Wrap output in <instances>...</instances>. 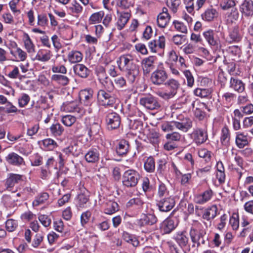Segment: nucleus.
Segmentation results:
<instances>
[{
	"instance_id": "f257e3e1",
	"label": "nucleus",
	"mask_w": 253,
	"mask_h": 253,
	"mask_svg": "<svg viewBox=\"0 0 253 253\" xmlns=\"http://www.w3.org/2000/svg\"><path fill=\"white\" fill-rule=\"evenodd\" d=\"M117 63L120 70L125 73L128 81L133 83L139 77L140 71L138 65L134 63L133 56L129 54L121 55Z\"/></svg>"
},
{
	"instance_id": "f03ea898",
	"label": "nucleus",
	"mask_w": 253,
	"mask_h": 253,
	"mask_svg": "<svg viewBox=\"0 0 253 253\" xmlns=\"http://www.w3.org/2000/svg\"><path fill=\"white\" fill-rule=\"evenodd\" d=\"M107 90L100 89L97 93L98 100L101 105L104 106H112L116 102V98L111 90L113 89L115 86L108 78H106L104 82L102 83Z\"/></svg>"
},
{
	"instance_id": "7ed1b4c3",
	"label": "nucleus",
	"mask_w": 253,
	"mask_h": 253,
	"mask_svg": "<svg viewBox=\"0 0 253 253\" xmlns=\"http://www.w3.org/2000/svg\"><path fill=\"white\" fill-rule=\"evenodd\" d=\"M165 85L166 89L164 90H158L156 94L165 100L173 98L176 94L179 87V82L173 79H170L165 83Z\"/></svg>"
},
{
	"instance_id": "20e7f679",
	"label": "nucleus",
	"mask_w": 253,
	"mask_h": 253,
	"mask_svg": "<svg viewBox=\"0 0 253 253\" xmlns=\"http://www.w3.org/2000/svg\"><path fill=\"white\" fill-rule=\"evenodd\" d=\"M140 175L138 171L133 169H129L123 173V184L126 187H134L137 184Z\"/></svg>"
},
{
	"instance_id": "39448f33",
	"label": "nucleus",
	"mask_w": 253,
	"mask_h": 253,
	"mask_svg": "<svg viewBox=\"0 0 253 253\" xmlns=\"http://www.w3.org/2000/svg\"><path fill=\"white\" fill-rule=\"evenodd\" d=\"M99 201L107 214H112L119 211L118 204L111 196L101 197Z\"/></svg>"
},
{
	"instance_id": "423d86ee",
	"label": "nucleus",
	"mask_w": 253,
	"mask_h": 253,
	"mask_svg": "<svg viewBox=\"0 0 253 253\" xmlns=\"http://www.w3.org/2000/svg\"><path fill=\"white\" fill-rule=\"evenodd\" d=\"M62 111L66 112L77 113L80 116L85 114V109L79 105V101L76 100L67 101L63 103L61 107Z\"/></svg>"
},
{
	"instance_id": "0eeeda50",
	"label": "nucleus",
	"mask_w": 253,
	"mask_h": 253,
	"mask_svg": "<svg viewBox=\"0 0 253 253\" xmlns=\"http://www.w3.org/2000/svg\"><path fill=\"white\" fill-rule=\"evenodd\" d=\"M168 74L163 67H159L151 76V80L152 83L155 85L162 84L168 79Z\"/></svg>"
},
{
	"instance_id": "6e6552de",
	"label": "nucleus",
	"mask_w": 253,
	"mask_h": 253,
	"mask_svg": "<svg viewBox=\"0 0 253 253\" xmlns=\"http://www.w3.org/2000/svg\"><path fill=\"white\" fill-rule=\"evenodd\" d=\"M157 206L159 210L162 212H168L170 211L174 206L175 202L174 199L170 196L164 197L160 199H156Z\"/></svg>"
},
{
	"instance_id": "1a4fd4ad",
	"label": "nucleus",
	"mask_w": 253,
	"mask_h": 253,
	"mask_svg": "<svg viewBox=\"0 0 253 253\" xmlns=\"http://www.w3.org/2000/svg\"><path fill=\"white\" fill-rule=\"evenodd\" d=\"M157 60V57L153 55L142 59L141 61V66L144 75L149 74L155 69Z\"/></svg>"
},
{
	"instance_id": "9d476101",
	"label": "nucleus",
	"mask_w": 253,
	"mask_h": 253,
	"mask_svg": "<svg viewBox=\"0 0 253 253\" xmlns=\"http://www.w3.org/2000/svg\"><path fill=\"white\" fill-rule=\"evenodd\" d=\"M206 234V232L203 230H200L198 232L196 229L192 227L189 231V235L192 242L193 245V246L199 247L201 244H205V241L203 239L204 236Z\"/></svg>"
},
{
	"instance_id": "9b49d317",
	"label": "nucleus",
	"mask_w": 253,
	"mask_h": 253,
	"mask_svg": "<svg viewBox=\"0 0 253 253\" xmlns=\"http://www.w3.org/2000/svg\"><path fill=\"white\" fill-rule=\"evenodd\" d=\"M140 104L149 110L158 109L160 107V104L157 99L151 95L141 98Z\"/></svg>"
},
{
	"instance_id": "f8f14e48",
	"label": "nucleus",
	"mask_w": 253,
	"mask_h": 253,
	"mask_svg": "<svg viewBox=\"0 0 253 253\" xmlns=\"http://www.w3.org/2000/svg\"><path fill=\"white\" fill-rule=\"evenodd\" d=\"M106 123L109 129L118 128L121 124V118L118 114L112 112L108 113L106 117Z\"/></svg>"
},
{
	"instance_id": "ddd939ff",
	"label": "nucleus",
	"mask_w": 253,
	"mask_h": 253,
	"mask_svg": "<svg viewBox=\"0 0 253 253\" xmlns=\"http://www.w3.org/2000/svg\"><path fill=\"white\" fill-rule=\"evenodd\" d=\"M174 125L176 128L186 132L192 127V121L180 115L178 116L177 121H174Z\"/></svg>"
},
{
	"instance_id": "4468645a",
	"label": "nucleus",
	"mask_w": 253,
	"mask_h": 253,
	"mask_svg": "<svg viewBox=\"0 0 253 253\" xmlns=\"http://www.w3.org/2000/svg\"><path fill=\"white\" fill-rule=\"evenodd\" d=\"M213 196V191L209 188L204 192L194 195V201L195 203L203 205L210 201Z\"/></svg>"
},
{
	"instance_id": "2eb2a0df",
	"label": "nucleus",
	"mask_w": 253,
	"mask_h": 253,
	"mask_svg": "<svg viewBox=\"0 0 253 253\" xmlns=\"http://www.w3.org/2000/svg\"><path fill=\"white\" fill-rule=\"evenodd\" d=\"M208 137L207 131L202 128L195 129L191 133V138L197 145L205 143Z\"/></svg>"
},
{
	"instance_id": "dca6fc26",
	"label": "nucleus",
	"mask_w": 253,
	"mask_h": 253,
	"mask_svg": "<svg viewBox=\"0 0 253 253\" xmlns=\"http://www.w3.org/2000/svg\"><path fill=\"white\" fill-rule=\"evenodd\" d=\"M5 160L10 165L15 167H22L25 165L24 159L15 152L9 153L5 157Z\"/></svg>"
},
{
	"instance_id": "f3484780",
	"label": "nucleus",
	"mask_w": 253,
	"mask_h": 253,
	"mask_svg": "<svg viewBox=\"0 0 253 253\" xmlns=\"http://www.w3.org/2000/svg\"><path fill=\"white\" fill-rule=\"evenodd\" d=\"M166 39L163 36L159 37L158 39H155L148 42V47L153 53H156L159 49L165 47Z\"/></svg>"
},
{
	"instance_id": "a211bd4d",
	"label": "nucleus",
	"mask_w": 253,
	"mask_h": 253,
	"mask_svg": "<svg viewBox=\"0 0 253 253\" xmlns=\"http://www.w3.org/2000/svg\"><path fill=\"white\" fill-rule=\"evenodd\" d=\"M93 92L91 89L82 90L79 94L81 103L86 106L91 105L93 100Z\"/></svg>"
},
{
	"instance_id": "6ab92c4d",
	"label": "nucleus",
	"mask_w": 253,
	"mask_h": 253,
	"mask_svg": "<svg viewBox=\"0 0 253 253\" xmlns=\"http://www.w3.org/2000/svg\"><path fill=\"white\" fill-rule=\"evenodd\" d=\"M178 225L176 220L167 218L161 224L160 229L164 234H169Z\"/></svg>"
},
{
	"instance_id": "aec40b11",
	"label": "nucleus",
	"mask_w": 253,
	"mask_h": 253,
	"mask_svg": "<svg viewBox=\"0 0 253 253\" xmlns=\"http://www.w3.org/2000/svg\"><path fill=\"white\" fill-rule=\"evenodd\" d=\"M173 239L181 248H185L189 243V238L187 232L185 230L177 232L173 236Z\"/></svg>"
},
{
	"instance_id": "412c9836",
	"label": "nucleus",
	"mask_w": 253,
	"mask_h": 253,
	"mask_svg": "<svg viewBox=\"0 0 253 253\" xmlns=\"http://www.w3.org/2000/svg\"><path fill=\"white\" fill-rule=\"evenodd\" d=\"M84 159L88 163H95L100 159V153L98 148H91L84 155Z\"/></svg>"
},
{
	"instance_id": "4be33fe9",
	"label": "nucleus",
	"mask_w": 253,
	"mask_h": 253,
	"mask_svg": "<svg viewBox=\"0 0 253 253\" xmlns=\"http://www.w3.org/2000/svg\"><path fill=\"white\" fill-rule=\"evenodd\" d=\"M229 87L238 93H242L245 89V84L241 80L231 77L229 82Z\"/></svg>"
},
{
	"instance_id": "5701e85b",
	"label": "nucleus",
	"mask_w": 253,
	"mask_h": 253,
	"mask_svg": "<svg viewBox=\"0 0 253 253\" xmlns=\"http://www.w3.org/2000/svg\"><path fill=\"white\" fill-rule=\"evenodd\" d=\"M203 35L209 45L212 46H217L219 41L218 38L215 36L213 30L209 29L204 32Z\"/></svg>"
},
{
	"instance_id": "b1692460",
	"label": "nucleus",
	"mask_w": 253,
	"mask_h": 253,
	"mask_svg": "<svg viewBox=\"0 0 253 253\" xmlns=\"http://www.w3.org/2000/svg\"><path fill=\"white\" fill-rule=\"evenodd\" d=\"M83 58V54L79 51L73 50L69 51L67 55V59L64 61H68L70 64H76L80 62Z\"/></svg>"
},
{
	"instance_id": "393cba45",
	"label": "nucleus",
	"mask_w": 253,
	"mask_h": 253,
	"mask_svg": "<svg viewBox=\"0 0 253 253\" xmlns=\"http://www.w3.org/2000/svg\"><path fill=\"white\" fill-rule=\"evenodd\" d=\"M240 11L245 16L253 15V1L252 0H244L240 5Z\"/></svg>"
},
{
	"instance_id": "a878e982",
	"label": "nucleus",
	"mask_w": 253,
	"mask_h": 253,
	"mask_svg": "<svg viewBox=\"0 0 253 253\" xmlns=\"http://www.w3.org/2000/svg\"><path fill=\"white\" fill-rule=\"evenodd\" d=\"M235 143L237 147L240 149L244 148L249 144L248 135L243 132H236Z\"/></svg>"
},
{
	"instance_id": "bb28decb",
	"label": "nucleus",
	"mask_w": 253,
	"mask_h": 253,
	"mask_svg": "<svg viewBox=\"0 0 253 253\" xmlns=\"http://www.w3.org/2000/svg\"><path fill=\"white\" fill-rule=\"evenodd\" d=\"M217 207L215 205L205 209L202 215L203 219L211 222L217 215Z\"/></svg>"
},
{
	"instance_id": "cd10ccee",
	"label": "nucleus",
	"mask_w": 253,
	"mask_h": 253,
	"mask_svg": "<svg viewBox=\"0 0 253 253\" xmlns=\"http://www.w3.org/2000/svg\"><path fill=\"white\" fill-rule=\"evenodd\" d=\"M101 129L100 124L97 123L93 122L90 124L89 126H87L86 131L89 137L90 140H92L99 135Z\"/></svg>"
},
{
	"instance_id": "c85d7f7f",
	"label": "nucleus",
	"mask_w": 253,
	"mask_h": 253,
	"mask_svg": "<svg viewBox=\"0 0 253 253\" xmlns=\"http://www.w3.org/2000/svg\"><path fill=\"white\" fill-rule=\"evenodd\" d=\"M239 13L236 8H232L225 14V20L227 24H232L238 21Z\"/></svg>"
},
{
	"instance_id": "c756f323",
	"label": "nucleus",
	"mask_w": 253,
	"mask_h": 253,
	"mask_svg": "<svg viewBox=\"0 0 253 253\" xmlns=\"http://www.w3.org/2000/svg\"><path fill=\"white\" fill-rule=\"evenodd\" d=\"M74 73L82 78H86L89 74V70L87 67L82 64H77L73 66Z\"/></svg>"
},
{
	"instance_id": "7c9ffc66",
	"label": "nucleus",
	"mask_w": 253,
	"mask_h": 253,
	"mask_svg": "<svg viewBox=\"0 0 253 253\" xmlns=\"http://www.w3.org/2000/svg\"><path fill=\"white\" fill-rule=\"evenodd\" d=\"M129 149V144L127 141L123 139L119 141L116 148L117 154L121 156L126 155Z\"/></svg>"
},
{
	"instance_id": "2f4dec72",
	"label": "nucleus",
	"mask_w": 253,
	"mask_h": 253,
	"mask_svg": "<svg viewBox=\"0 0 253 253\" xmlns=\"http://www.w3.org/2000/svg\"><path fill=\"white\" fill-rule=\"evenodd\" d=\"M157 221V218L153 214H143L139 221V225L140 226L145 225H152Z\"/></svg>"
},
{
	"instance_id": "473e14b6",
	"label": "nucleus",
	"mask_w": 253,
	"mask_h": 253,
	"mask_svg": "<svg viewBox=\"0 0 253 253\" xmlns=\"http://www.w3.org/2000/svg\"><path fill=\"white\" fill-rule=\"evenodd\" d=\"M231 135L230 130L227 126H224L221 130L220 142L222 145L228 147L230 145Z\"/></svg>"
},
{
	"instance_id": "72a5a7b5",
	"label": "nucleus",
	"mask_w": 253,
	"mask_h": 253,
	"mask_svg": "<svg viewBox=\"0 0 253 253\" xmlns=\"http://www.w3.org/2000/svg\"><path fill=\"white\" fill-rule=\"evenodd\" d=\"M69 13L78 16L83 11V7L76 0H74L71 4L66 6Z\"/></svg>"
},
{
	"instance_id": "f704fd0d",
	"label": "nucleus",
	"mask_w": 253,
	"mask_h": 253,
	"mask_svg": "<svg viewBox=\"0 0 253 253\" xmlns=\"http://www.w3.org/2000/svg\"><path fill=\"white\" fill-rule=\"evenodd\" d=\"M22 41L27 51L29 53H33L35 51V46L31 39L29 35L26 33H24L22 36Z\"/></svg>"
},
{
	"instance_id": "c9c22d12",
	"label": "nucleus",
	"mask_w": 253,
	"mask_h": 253,
	"mask_svg": "<svg viewBox=\"0 0 253 253\" xmlns=\"http://www.w3.org/2000/svg\"><path fill=\"white\" fill-rule=\"evenodd\" d=\"M131 14L129 12H121L117 22L118 29H123L128 22Z\"/></svg>"
},
{
	"instance_id": "e433bc0d",
	"label": "nucleus",
	"mask_w": 253,
	"mask_h": 253,
	"mask_svg": "<svg viewBox=\"0 0 253 253\" xmlns=\"http://www.w3.org/2000/svg\"><path fill=\"white\" fill-rule=\"evenodd\" d=\"M52 56L53 55L50 50L41 49L38 52L36 58L38 61L45 62L48 61Z\"/></svg>"
},
{
	"instance_id": "4c0bfd02",
	"label": "nucleus",
	"mask_w": 253,
	"mask_h": 253,
	"mask_svg": "<svg viewBox=\"0 0 253 253\" xmlns=\"http://www.w3.org/2000/svg\"><path fill=\"white\" fill-rule=\"evenodd\" d=\"M22 175L15 173H10L6 180L7 188L13 187L16 184L22 180Z\"/></svg>"
},
{
	"instance_id": "58836bf2",
	"label": "nucleus",
	"mask_w": 253,
	"mask_h": 253,
	"mask_svg": "<svg viewBox=\"0 0 253 253\" xmlns=\"http://www.w3.org/2000/svg\"><path fill=\"white\" fill-rule=\"evenodd\" d=\"M217 15L218 12L215 9L209 8L207 9L205 12L202 14L201 16L202 19L204 21L210 22L212 21Z\"/></svg>"
},
{
	"instance_id": "ea45409f",
	"label": "nucleus",
	"mask_w": 253,
	"mask_h": 253,
	"mask_svg": "<svg viewBox=\"0 0 253 253\" xmlns=\"http://www.w3.org/2000/svg\"><path fill=\"white\" fill-rule=\"evenodd\" d=\"M229 42H238L241 39L242 37L239 33V28L238 26H235L230 29L229 32Z\"/></svg>"
},
{
	"instance_id": "a19ab883",
	"label": "nucleus",
	"mask_w": 253,
	"mask_h": 253,
	"mask_svg": "<svg viewBox=\"0 0 253 253\" xmlns=\"http://www.w3.org/2000/svg\"><path fill=\"white\" fill-rule=\"evenodd\" d=\"M144 203L140 198H134L131 199L126 204L127 208H133L135 209H140L142 208Z\"/></svg>"
},
{
	"instance_id": "79ce46f5",
	"label": "nucleus",
	"mask_w": 253,
	"mask_h": 253,
	"mask_svg": "<svg viewBox=\"0 0 253 253\" xmlns=\"http://www.w3.org/2000/svg\"><path fill=\"white\" fill-rule=\"evenodd\" d=\"M104 16V12L102 10L92 13L88 19L89 25H93L99 23Z\"/></svg>"
},
{
	"instance_id": "37998d69",
	"label": "nucleus",
	"mask_w": 253,
	"mask_h": 253,
	"mask_svg": "<svg viewBox=\"0 0 253 253\" xmlns=\"http://www.w3.org/2000/svg\"><path fill=\"white\" fill-rule=\"evenodd\" d=\"M49 129L51 135L54 137L61 136L64 131L63 126L59 123L52 124L50 126Z\"/></svg>"
},
{
	"instance_id": "c03bdc74",
	"label": "nucleus",
	"mask_w": 253,
	"mask_h": 253,
	"mask_svg": "<svg viewBox=\"0 0 253 253\" xmlns=\"http://www.w3.org/2000/svg\"><path fill=\"white\" fill-rule=\"evenodd\" d=\"M122 238L126 242L131 244L133 247L138 246L139 242L133 235L130 234L127 232L124 231L122 233Z\"/></svg>"
},
{
	"instance_id": "a18cd8bd",
	"label": "nucleus",
	"mask_w": 253,
	"mask_h": 253,
	"mask_svg": "<svg viewBox=\"0 0 253 253\" xmlns=\"http://www.w3.org/2000/svg\"><path fill=\"white\" fill-rule=\"evenodd\" d=\"M51 80L60 85H66L69 83V79L66 76L60 74H54L52 75Z\"/></svg>"
},
{
	"instance_id": "49530a36",
	"label": "nucleus",
	"mask_w": 253,
	"mask_h": 253,
	"mask_svg": "<svg viewBox=\"0 0 253 253\" xmlns=\"http://www.w3.org/2000/svg\"><path fill=\"white\" fill-rule=\"evenodd\" d=\"M48 198L49 195L47 193H42L36 197L35 199L32 203V205L34 207H37L44 203L48 200Z\"/></svg>"
},
{
	"instance_id": "de8ad7c7",
	"label": "nucleus",
	"mask_w": 253,
	"mask_h": 253,
	"mask_svg": "<svg viewBox=\"0 0 253 253\" xmlns=\"http://www.w3.org/2000/svg\"><path fill=\"white\" fill-rule=\"evenodd\" d=\"M10 53L15 57L18 58L21 61H25L27 57V53L20 47H18L17 46L14 50H10Z\"/></svg>"
},
{
	"instance_id": "09e8293b",
	"label": "nucleus",
	"mask_w": 253,
	"mask_h": 253,
	"mask_svg": "<svg viewBox=\"0 0 253 253\" xmlns=\"http://www.w3.org/2000/svg\"><path fill=\"white\" fill-rule=\"evenodd\" d=\"M144 168L145 170L149 173H152L155 171V163L152 157H149L146 159L144 162Z\"/></svg>"
},
{
	"instance_id": "8fccbe9b",
	"label": "nucleus",
	"mask_w": 253,
	"mask_h": 253,
	"mask_svg": "<svg viewBox=\"0 0 253 253\" xmlns=\"http://www.w3.org/2000/svg\"><path fill=\"white\" fill-rule=\"evenodd\" d=\"M170 18V15H167L166 14H159L157 16V24L159 27L161 28L165 27Z\"/></svg>"
},
{
	"instance_id": "3c124183",
	"label": "nucleus",
	"mask_w": 253,
	"mask_h": 253,
	"mask_svg": "<svg viewBox=\"0 0 253 253\" xmlns=\"http://www.w3.org/2000/svg\"><path fill=\"white\" fill-rule=\"evenodd\" d=\"M88 200V195L84 193H81L78 195L77 199V206L80 208L86 207Z\"/></svg>"
},
{
	"instance_id": "603ef678",
	"label": "nucleus",
	"mask_w": 253,
	"mask_h": 253,
	"mask_svg": "<svg viewBox=\"0 0 253 253\" xmlns=\"http://www.w3.org/2000/svg\"><path fill=\"white\" fill-rule=\"evenodd\" d=\"M199 107L196 108L194 111L195 116L199 120H203L205 116V113L201 110V108L208 109L207 105L204 103H200L198 104Z\"/></svg>"
},
{
	"instance_id": "864d4df0",
	"label": "nucleus",
	"mask_w": 253,
	"mask_h": 253,
	"mask_svg": "<svg viewBox=\"0 0 253 253\" xmlns=\"http://www.w3.org/2000/svg\"><path fill=\"white\" fill-rule=\"evenodd\" d=\"M236 97V95L232 92H226L222 95V101L227 106H229Z\"/></svg>"
},
{
	"instance_id": "5fc2aeb1",
	"label": "nucleus",
	"mask_w": 253,
	"mask_h": 253,
	"mask_svg": "<svg viewBox=\"0 0 253 253\" xmlns=\"http://www.w3.org/2000/svg\"><path fill=\"white\" fill-rule=\"evenodd\" d=\"M19 1V0H11L8 3L11 11L16 19H18L17 16L21 13V10L17 8Z\"/></svg>"
},
{
	"instance_id": "6e6d98bb",
	"label": "nucleus",
	"mask_w": 253,
	"mask_h": 253,
	"mask_svg": "<svg viewBox=\"0 0 253 253\" xmlns=\"http://www.w3.org/2000/svg\"><path fill=\"white\" fill-rule=\"evenodd\" d=\"M169 192L164 183L159 184L157 194V199L164 198L169 196Z\"/></svg>"
},
{
	"instance_id": "4d7b16f0",
	"label": "nucleus",
	"mask_w": 253,
	"mask_h": 253,
	"mask_svg": "<svg viewBox=\"0 0 253 253\" xmlns=\"http://www.w3.org/2000/svg\"><path fill=\"white\" fill-rule=\"evenodd\" d=\"M61 122L66 126H71L76 121V118L70 115L63 116Z\"/></svg>"
},
{
	"instance_id": "13d9d810",
	"label": "nucleus",
	"mask_w": 253,
	"mask_h": 253,
	"mask_svg": "<svg viewBox=\"0 0 253 253\" xmlns=\"http://www.w3.org/2000/svg\"><path fill=\"white\" fill-rule=\"evenodd\" d=\"M44 149L47 150H52L57 146V143L51 138H47L42 141Z\"/></svg>"
},
{
	"instance_id": "bf43d9fd",
	"label": "nucleus",
	"mask_w": 253,
	"mask_h": 253,
	"mask_svg": "<svg viewBox=\"0 0 253 253\" xmlns=\"http://www.w3.org/2000/svg\"><path fill=\"white\" fill-rule=\"evenodd\" d=\"M211 90L208 88H197L194 90V93L196 96L204 98L209 96L211 94Z\"/></svg>"
},
{
	"instance_id": "052dcab7",
	"label": "nucleus",
	"mask_w": 253,
	"mask_h": 253,
	"mask_svg": "<svg viewBox=\"0 0 253 253\" xmlns=\"http://www.w3.org/2000/svg\"><path fill=\"white\" fill-rule=\"evenodd\" d=\"M10 71L7 74V76L12 79L19 78L21 75L19 72V67L16 66H11Z\"/></svg>"
},
{
	"instance_id": "680f3d73",
	"label": "nucleus",
	"mask_w": 253,
	"mask_h": 253,
	"mask_svg": "<svg viewBox=\"0 0 253 253\" xmlns=\"http://www.w3.org/2000/svg\"><path fill=\"white\" fill-rule=\"evenodd\" d=\"M219 5L222 10H226L229 8H235L236 2L234 0H222Z\"/></svg>"
},
{
	"instance_id": "e2e57ef3",
	"label": "nucleus",
	"mask_w": 253,
	"mask_h": 253,
	"mask_svg": "<svg viewBox=\"0 0 253 253\" xmlns=\"http://www.w3.org/2000/svg\"><path fill=\"white\" fill-rule=\"evenodd\" d=\"M180 3V0H169L167 2L168 6L173 13L177 11Z\"/></svg>"
},
{
	"instance_id": "0e129e2a",
	"label": "nucleus",
	"mask_w": 253,
	"mask_h": 253,
	"mask_svg": "<svg viewBox=\"0 0 253 253\" xmlns=\"http://www.w3.org/2000/svg\"><path fill=\"white\" fill-rule=\"evenodd\" d=\"M198 155L204 159L207 162H209L211 158V152L205 148L201 149L198 151Z\"/></svg>"
},
{
	"instance_id": "69168bd1",
	"label": "nucleus",
	"mask_w": 253,
	"mask_h": 253,
	"mask_svg": "<svg viewBox=\"0 0 253 253\" xmlns=\"http://www.w3.org/2000/svg\"><path fill=\"white\" fill-rule=\"evenodd\" d=\"M38 219L44 227H48L50 226L51 219L49 216L45 214H40L38 217Z\"/></svg>"
},
{
	"instance_id": "338daca9",
	"label": "nucleus",
	"mask_w": 253,
	"mask_h": 253,
	"mask_svg": "<svg viewBox=\"0 0 253 253\" xmlns=\"http://www.w3.org/2000/svg\"><path fill=\"white\" fill-rule=\"evenodd\" d=\"M30 97L29 95L26 93H22L18 98V105L20 107H24L29 102Z\"/></svg>"
},
{
	"instance_id": "774afa93",
	"label": "nucleus",
	"mask_w": 253,
	"mask_h": 253,
	"mask_svg": "<svg viewBox=\"0 0 253 253\" xmlns=\"http://www.w3.org/2000/svg\"><path fill=\"white\" fill-rule=\"evenodd\" d=\"M229 224L233 230H236L239 226V220L238 214H233L230 218Z\"/></svg>"
}]
</instances>
